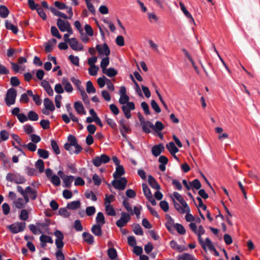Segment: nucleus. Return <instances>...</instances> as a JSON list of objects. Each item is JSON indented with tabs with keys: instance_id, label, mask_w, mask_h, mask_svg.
Returning a JSON list of instances; mask_svg holds the SVG:
<instances>
[{
	"instance_id": "obj_36",
	"label": "nucleus",
	"mask_w": 260,
	"mask_h": 260,
	"mask_svg": "<svg viewBox=\"0 0 260 260\" xmlns=\"http://www.w3.org/2000/svg\"><path fill=\"white\" fill-rule=\"evenodd\" d=\"M13 203L16 208L18 209L22 208L25 207V203L22 198H19L17 200H15Z\"/></svg>"
},
{
	"instance_id": "obj_19",
	"label": "nucleus",
	"mask_w": 260,
	"mask_h": 260,
	"mask_svg": "<svg viewBox=\"0 0 260 260\" xmlns=\"http://www.w3.org/2000/svg\"><path fill=\"white\" fill-rule=\"evenodd\" d=\"M102 226L100 224L93 225L91 229V232L96 236H101L102 234Z\"/></svg>"
},
{
	"instance_id": "obj_1",
	"label": "nucleus",
	"mask_w": 260,
	"mask_h": 260,
	"mask_svg": "<svg viewBox=\"0 0 260 260\" xmlns=\"http://www.w3.org/2000/svg\"><path fill=\"white\" fill-rule=\"evenodd\" d=\"M129 96L127 95H120L119 102L123 105L121 107L122 110L126 118L129 119L131 117V110L135 109V104L133 102H129Z\"/></svg>"
},
{
	"instance_id": "obj_43",
	"label": "nucleus",
	"mask_w": 260,
	"mask_h": 260,
	"mask_svg": "<svg viewBox=\"0 0 260 260\" xmlns=\"http://www.w3.org/2000/svg\"><path fill=\"white\" fill-rule=\"evenodd\" d=\"M142 188L144 193L145 196L146 198H148L152 196V194L150 191L149 188L148 187L147 185L143 183L142 184Z\"/></svg>"
},
{
	"instance_id": "obj_45",
	"label": "nucleus",
	"mask_w": 260,
	"mask_h": 260,
	"mask_svg": "<svg viewBox=\"0 0 260 260\" xmlns=\"http://www.w3.org/2000/svg\"><path fill=\"white\" fill-rule=\"evenodd\" d=\"M164 125L162 122L159 121H157L155 122V125H153V127H152V129H153L156 132L158 131H160L164 128Z\"/></svg>"
},
{
	"instance_id": "obj_62",
	"label": "nucleus",
	"mask_w": 260,
	"mask_h": 260,
	"mask_svg": "<svg viewBox=\"0 0 260 260\" xmlns=\"http://www.w3.org/2000/svg\"><path fill=\"white\" fill-rule=\"evenodd\" d=\"M28 227L29 230L34 234L36 235L38 233H42V231L41 230L38 229V226H37V225H35L34 224H30Z\"/></svg>"
},
{
	"instance_id": "obj_30",
	"label": "nucleus",
	"mask_w": 260,
	"mask_h": 260,
	"mask_svg": "<svg viewBox=\"0 0 260 260\" xmlns=\"http://www.w3.org/2000/svg\"><path fill=\"white\" fill-rule=\"evenodd\" d=\"M96 224L103 225L105 223V217L102 212H99L96 217Z\"/></svg>"
},
{
	"instance_id": "obj_13",
	"label": "nucleus",
	"mask_w": 260,
	"mask_h": 260,
	"mask_svg": "<svg viewBox=\"0 0 260 260\" xmlns=\"http://www.w3.org/2000/svg\"><path fill=\"white\" fill-rule=\"evenodd\" d=\"M71 48L75 51H82L83 50V46L79 44L76 38H72L69 42Z\"/></svg>"
},
{
	"instance_id": "obj_59",
	"label": "nucleus",
	"mask_w": 260,
	"mask_h": 260,
	"mask_svg": "<svg viewBox=\"0 0 260 260\" xmlns=\"http://www.w3.org/2000/svg\"><path fill=\"white\" fill-rule=\"evenodd\" d=\"M151 106L152 108L157 113H159L161 112V109L154 100H152L151 101Z\"/></svg>"
},
{
	"instance_id": "obj_17",
	"label": "nucleus",
	"mask_w": 260,
	"mask_h": 260,
	"mask_svg": "<svg viewBox=\"0 0 260 260\" xmlns=\"http://www.w3.org/2000/svg\"><path fill=\"white\" fill-rule=\"evenodd\" d=\"M41 85L44 87L45 91L47 92L49 96H52L53 95V90L47 81H42L41 82Z\"/></svg>"
},
{
	"instance_id": "obj_35",
	"label": "nucleus",
	"mask_w": 260,
	"mask_h": 260,
	"mask_svg": "<svg viewBox=\"0 0 260 260\" xmlns=\"http://www.w3.org/2000/svg\"><path fill=\"white\" fill-rule=\"evenodd\" d=\"M49 9L51 10L52 13L55 16H59L63 19H68V16L64 13L58 11L55 8L50 7Z\"/></svg>"
},
{
	"instance_id": "obj_18",
	"label": "nucleus",
	"mask_w": 260,
	"mask_h": 260,
	"mask_svg": "<svg viewBox=\"0 0 260 260\" xmlns=\"http://www.w3.org/2000/svg\"><path fill=\"white\" fill-rule=\"evenodd\" d=\"M125 173V171L124 170V168L122 166L119 165L117 166L116 168V171L113 173V176L115 179L118 178L119 177L124 175Z\"/></svg>"
},
{
	"instance_id": "obj_48",
	"label": "nucleus",
	"mask_w": 260,
	"mask_h": 260,
	"mask_svg": "<svg viewBox=\"0 0 260 260\" xmlns=\"http://www.w3.org/2000/svg\"><path fill=\"white\" fill-rule=\"evenodd\" d=\"M35 167L38 169L40 173L43 172L44 170V164L42 159L38 160L35 163Z\"/></svg>"
},
{
	"instance_id": "obj_31",
	"label": "nucleus",
	"mask_w": 260,
	"mask_h": 260,
	"mask_svg": "<svg viewBox=\"0 0 260 260\" xmlns=\"http://www.w3.org/2000/svg\"><path fill=\"white\" fill-rule=\"evenodd\" d=\"M167 222L166 223V226L167 229L170 231H173V225H174L173 219L169 215H166Z\"/></svg>"
},
{
	"instance_id": "obj_8",
	"label": "nucleus",
	"mask_w": 260,
	"mask_h": 260,
	"mask_svg": "<svg viewBox=\"0 0 260 260\" xmlns=\"http://www.w3.org/2000/svg\"><path fill=\"white\" fill-rule=\"evenodd\" d=\"M68 140L69 142V143L71 144V145H73L75 147V150L74 152L75 154H79L82 151V148L78 144L77 140L74 136L69 135L68 137Z\"/></svg>"
},
{
	"instance_id": "obj_47",
	"label": "nucleus",
	"mask_w": 260,
	"mask_h": 260,
	"mask_svg": "<svg viewBox=\"0 0 260 260\" xmlns=\"http://www.w3.org/2000/svg\"><path fill=\"white\" fill-rule=\"evenodd\" d=\"M38 154L40 157L44 159L48 158L49 157L48 151L44 149H39L38 150Z\"/></svg>"
},
{
	"instance_id": "obj_14",
	"label": "nucleus",
	"mask_w": 260,
	"mask_h": 260,
	"mask_svg": "<svg viewBox=\"0 0 260 260\" xmlns=\"http://www.w3.org/2000/svg\"><path fill=\"white\" fill-rule=\"evenodd\" d=\"M165 150V147L162 144L160 143L158 145H154L152 148H151V152L152 154L154 156H159L160 153L164 151Z\"/></svg>"
},
{
	"instance_id": "obj_28",
	"label": "nucleus",
	"mask_w": 260,
	"mask_h": 260,
	"mask_svg": "<svg viewBox=\"0 0 260 260\" xmlns=\"http://www.w3.org/2000/svg\"><path fill=\"white\" fill-rule=\"evenodd\" d=\"M26 191L27 194H30L31 200H35L37 198V191L36 190L32 189L30 186L26 187Z\"/></svg>"
},
{
	"instance_id": "obj_41",
	"label": "nucleus",
	"mask_w": 260,
	"mask_h": 260,
	"mask_svg": "<svg viewBox=\"0 0 260 260\" xmlns=\"http://www.w3.org/2000/svg\"><path fill=\"white\" fill-rule=\"evenodd\" d=\"M105 210L108 215L115 216L116 212L114 208L110 205L105 204Z\"/></svg>"
},
{
	"instance_id": "obj_24",
	"label": "nucleus",
	"mask_w": 260,
	"mask_h": 260,
	"mask_svg": "<svg viewBox=\"0 0 260 260\" xmlns=\"http://www.w3.org/2000/svg\"><path fill=\"white\" fill-rule=\"evenodd\" d=\"M62 84L64 86V90L68 92H71L73 91V88L72 85L69 81L66 78H63L62 80Z\"/></svg>"
},
{
	"instance_id": "obj_20",
	"label": "nucleus",
	"mask_w": 260,
	"mask_h": 260,
	"mask_svg": "<svg viewBox=\"0 0 260 260\" xmlns=\"http://www.w3.org/2000/svg\"><path fill=\"white\" fill-rule=\"evenodd\" d=\"M74 108L78 114H85L86 113L84 107L80 102H76L74 103Z\"/></svg>"
},
{
	"instance_id": "obj_7",
	"label": "nucleus",
	"mask_w": 260,
	"mask_h": 260,
	"mask_svg": "<svg viewBox=\"0 0 260 260\" xmlns=\"http://www.w3.org/2000/svg\"><path fill=\"white\" fill-rule=\"evenodd\" d=\"M131 220L130 215L126 212H122L121 213V217L116 222V225L121 228L126 225L127 223Z\"/></svg>"
},
{
	"instance_id": "obj_37",
	"label": "nucleus",
	"mask_w": 260,
	"mask_h": 260,
	"mask_svg": "<svg viewBox=\"0 0 260 260\" xmlns=\"http://www.w3.org/2000/svg\"><path fill=\"white\" fill-rule=\"evenodd\" d=\"M74 179V177L73 176H66L65 177H63L62 180L65 184L64 186L67 187H69L71 186Z\"/></svg>"
},
{
	"instance_id": "obj_61",
	"label": "nucleus",
	"mask_w": 260,
	"mask_h": 260,
	"mask_svg": "<svg viewBox=\"0 0 260 260\" xmlns=\"http://www.w3.org/2000/svg\"><path fill=\"white\" fill-rule=\"evenodd\" d=\"M69 58L73 64L76 66H79V58L78 56H75L73 55H70L69 57Z\"/></svg>"
},
{
	"instance_id": "obj_12",
	"label": "nucleus",
	"mask_w": 260,
	"mask_h": 260,
	"mask_svg": "<svg viewBox=\"0 0 260 260\" xmlns=\"http://www.w3.org/2000/svg\"><path fill=\"white\" fill-rule=\"evenodd\" d=\"M56 24L59 30L62 32L66 31L71 26L69 21H64L60 18L57 19Z\"/></svg>"
},
{
	"instance_id": "obj_49",
	"label": "nucleus",
	"mask_w": 260,
	"mask_h": 260,
	"mask_svg": "<svg viewBox=\"0 0 260 260\" xmlns=\"http://www.w3.org/2000/svg\"><path fill=\"white\" fill-rule=\"evenodd\" d=\"M86 91L88 93H95L96 92V89L90 81H88L86 83Z\"/></svg>"
},
{
	"instance_id": "obj_22",
	"label": "nucleus",
	"mask_w": 260,
	"mask_h": 260,
	"mask_svg": "<svg viewBox=\"0 0 260 260\" xmlns=\"http://www.w3.org/2000/svg\"><path fill=\"white\" fill-rule=\"evenodd\" d=\"M44 105L46 109L51 111H53L55 110L53 102L48 98H45L44 100Z\"/></svg>"
},
{
	"instance_id": "obj_5",
	"label": "nucleus",
	"mask_w": 260,
	"mask_h": 260,
	"mask_svg": "<svg viewBox=\"0 0 260 260\" xmlns=\"http://www.w3.org/2000/svg\"><path fill=\"white\" fill-rule=\"evenodd\" d=\"M110 160V157L105 154H103L101 156H96L92 159L93 164L96 167H100L102 164H106Z\"/></svg>"
},
{
	"instance_id": "obj_40",
	"label": "nucleus",
	"mask_w": 260,
	"mask_h": 260,
	"mask_svg": "<svg viewBox=\"0 0 260 260\" xmlns=\"http://www.w3.org/2000/svg\"><path fill=\"white\" fill-rule=\"evenodd\" d=\"M51 146L54 152L56 154H59L60 153L59 147L56 141L52 140L51 141Z\"/></svg>"
},
{
	"instance_id": "obj_6",
	"label": "nucleus",
	"mask_w": 260,
	"mask_h": 260,
	"mask_svg": "<svg viewBox=\"0 0 260 260\" xmlns=\"http://www.w3.org/2000/svg\"><path fill=\"white\" fill-rule=\"evenodd\" d=\"M127 180L125 177H121L118 180L114 179L112 182V185L117 189L124 190L126 186Z\"/></svg>"
},
{
	"instance_id": "obj_39",
	"label": "nucleus",
	"mask_w": 260,
	"mask_h": 260,
	"mask_svg": "<svg viewBox=\"0 0 260 260\" xmlns=\"http://www.w3.org/2000/svg\"><path fill=\"white\" fill-rule=\"evenodd\" d=\"M170 246L172 248L176 249L179 251H182L186 249L185 247L178 245L175 241H171L170 242Z\"/></svg>"
},
{
	"instance_id": "obj_50",
	"label": "nucleus",
	"mask_w": 260,
	"mask_h": 260,
	"mask_svg": "<svg viewBox=\"0 0 260 260\" xmlns=\"http://www.w3.org/2000/svg\"><path fill=\"white\" fill-rule=\"evenodd\" d=\"M85 197L87 199H89L91 198V199L93 201H96L97 200V197L95 194L93 193V192L91 190H87L85 192Z\"/></svg>"
},
{
	"instance_id": "obj_15",
	"label": "nucleus",
	"mask_w": 260,
	"mask_h": 260,
	"mask_svg": "<svg viewBox=\"0 0 260 260\" xmlns=\"http://www.w3.org/2000/svg\"><path fill=\"white\" fill-rule=\"evenodd\" d=\"M140 124L142 126L143 131L146 134L150 133L151 132L150 128L152 129V127H153V124L149 121L144 120Z\"/></svg>"
},
{
	"instance_id": "obj_25",
	"label": "nucleus",
	"mask_w": 260,
	"mask_h": 260,
	"mask_svg": "<svg viewBox=\"0 0 260 260\" xmlns=\"http://www.w3.org/2000/svg\"><path fill=\"white\" fill-rule=\"evenodd\" d=\"M148 182L150 185L153 188L159 190L160 188V185L157 183L155 179L151 175L148 176Z\"/></svg>"
},
{
	"instance_id": "obj_10",
	"label": "nucleus",
	"mask_w": 260,
	"mask_h": 260,
	"mask_svg": "<svg viewBox=\"0 0 260 260\" xmlns=\"http://www.w3.org/2000/svg\"><path fill=\"white\" fill-rule=\"evenodd\" d=\"M95 48L100 54L108 56L110 54V50L106 43H104L103 46L97 45Z\"/></svg>"
},
{
	"instance_id": "obj_33",
	"label": "nucleus",
	"mask_w": 260,
	"mask_h": 260,
	"mask_svg": "<svg viewBox=\"0 0 260 260\" xmlns=\"http://www.w3.org/2000/svg\"><path fill=\"white\" fill-rule=\"evenodd\" d=\"M5 26L7 29L12 30L14 34H17L18 31L17 27L9 22L8 20L5 21Z\"/></svg>"
},
{
	"instance_id": "obj_9",
	"label": "nucleus",
	"mask_w": 260,
	"mask_h": 260,
	"mask_svg": "<svg viewBox=\"0 0 260 260\" xmlns=\"http://www.w3.org/2000/svg\"><path fill=\"white\" fill-rule=\"evenodd\" d=\"M54 235L56 237L55 240V244L56 247L58 249L62 248L64 245V243L62 241L64 236L62 233L60 231L56 230L54 232Z\"/></svg>"
},
{
	"instance_id": "obj_38",
	"label": "nucleus",
	"mask_w": 260,
	"mask_h": 260,
	"mask_svg": "<svg viewBox=\"0 0 260 260\" xmlns=\"http://www.w3.org/2000/svg\"><path fill=\"white\" fill-rule=\"evenodd\" d=\"M108 255L112 260L115 259L117 256L116 249L114 248H110L108 250Z\"/></svg>"
},
{
	"instance_id": "obj_4",
	"label": "nucleus",
	"mask_w": 260,
	"mask_h": 260,
	"mask_svg": "<svg viewBox=\"0 0 260 260\" xmlns=\"http://www.w3.org/2000/svg\"><path fill=\"white\" fill-rule=\"evenodd\" d=\"M26 226L25 222H17L8 226L9 230L13 234H16L24 230Z\"/></svg>"
},
{
	"instance_id": "obj_58",
	"label": "nucleus",
	"mask_w": 260,
	"mask_h": 260,
	"mask_svg": "<svg viewBox=\"0 0 260 260\" xmlns=\"http://www.w3.org/2000/svg\"><path fill=\"white\" fill-rule=\"evenodd\" d=\"M177 259L178 260H194L192 256L188 253H184L182 255H179Z\"/></svg>"
},
{
	"instance_id": "obj_46",
	"label": "nucleus",
	"mask_w": 260,
	"mask_h": 260,
	"mask_svg": "<svg viewBox=\"0 0 260 260\" xmlns=\"http://www.w3.org/2000/svg\"><path fill=\"white\" fill-rule=\"evenodd\" d=\"M174 227L179 234L181 235H184L185 234V229L182 224L176 223L174 224Z\"/></svg>"
},
{
	"instance_id": "obj_3",
	"label": "nucleus",
	"mask_w": 260,
	"mask_h": 260,
	"mask_svg": "<svg viewBox=\"0 0 260 260\" xmlns=\"http://www.w3.org/2000/svg\"><path fill=\"white\" fill-rule=\"evenodd\" d=\"M6 180L11 182H14L16 184H23L26 181L25 178L23 176L19 174L11 173L7 174Z\"/></svg>"
},
{
	"instance_id": "obj_21",
	"label": "nucleus",
	"mask_w": 260,
	"mask_h": 260,
	"mask_svg": "<svg viewBox=\"0 0 260 260\" xmlns=\"http://www.w3.org/2000/svg\"><path fill=\"white\" fill-rule=\"evenodd\" d=\"M179 5L182 11L185 15V16L189 19H191L192 20V22L193 23V24L195 25L196 23L192 16H191L190 13L187 11L184 5L182 2H180Z\"/></svg>"
},
{
	"instance_id": "obj_53",
	"label": "nucleus",
	"mask_w": 260,
	"mask_h": 260,
	"mask_svg": "<svg viewBox=\"0 0 260 260\" xmlns=\"http://www.w3.org/2000/svg\"><path fill=\"white\" fill-rule=\"evenodd\" d=\"M190 185L192 188L199 189L201 187V184L200 181L196 179L190 182Z\"/></svg>"
},
{
	"instance_id": "obj_52",
	"label": "nucleus",
	"mask_w": 260,
	"mask_h": 260,
	"mask_svg": "<svg viewBox=\"0 0 260 260\" xmlns=\"http://www.w3.org/2000/svg\"><path fill=\"white\" fill-rule=\"evenodd\" d=\"M109 64V58L108 56L104 58L101 62V68L102 69L103 71L106 69L107 67Z\"/></svg>"
},
{
	"instance_id": "obj_2",
	"label": "nucleus",
	"mask_w": 260,
	"mask_h": 260,
	"mask_svg": "<svg viewBox=\"0 0 260 260\" xmlns=\"http://www.w3.org/2000/svg\"><path fill=\"white\" fill-rule=\"evenodd\" d=\"M17 96V91L14 88H11L7 90L5 102L7 106H10L15 103Z\"/></svg>"
},
{
	"instance_id": "obj_32",
	"label": "nucleus",
	"mask_w": 260,
	"mask_h": 260,
	"mask_svg": "<svg viewBox=\"0 0 260 260\" xmlns=\"http://www.w3.org/2000/svg\"><path fill=\"white\" fill-rule=\"evenodd\" d=\"M133 231L136 235L140 236L143 235L142 228L139 224H134L133 225Z\"/></svg>"
},
{
	"instance_id": "obj_44",
	"label": "nucleus",
	"mask_w": 260,
	"mask_h": 260,
	"mask_svg": "<svg viewBox=\"0 0 260 260\" xmlns=\"http://www.w3.org/2000/svg\"><path fill=\"white\" fill-rule=\"evenodd\" d=\"M173 196L181 204H184L186 207L187 203L180 194L177 192H174Z\"/></svg>"
},
{
	"instance_id": "obj_26",
	"label": "nucleus",
	"mask_w": 260,
	"mask_h": 260,
	"mask_svg": "<svg viewBox=\"0 0 260 260\" xmlns=\"http://www.w3.org/2000/svg\"><path fill=\"white\" fill-rule=\"evenodd\" d=\"M81 203L80 201H73L68 203L67 208L70 210H76L80 207Z\"/></svg>"
},
{
	"instance_id": "obj_64",
	"label": "nucleus",
	"mask_w": 260,
	"mask_h": 260,
	"mask_svg": "<svg viewBox=\"0 0 260 260\" xmlns=\"http://www.w3.org/2000/svg\"><path fill=\"white\" fill-rule=\"evenodd\" d=\"M51 182L56 186H59L60 184V179L56 175H52L51 177Z\"/></svg>"
},
{
	"instance_id": "obj_34",
	"label": "nucleus",
	"mask_w": 260,
	"mask_h": 260,
	"mask_svg": "<svg viewBox=\"0 0 260 260\" xmlns=\"http://www.w3.org/2000/svg\"><path fill=\"white\" fill-rule=\"evenodd\" d=\"M9 14L8 9L4 5L0 6V16L2 18H5L8 17Z\"/></svg>"
},
{
	"instance_id": "obj_11",
	"label": "nucleus",
	"mask_w": 260,
	"mask_h": 260,
	"mask_svg": "<svg viewBox=\"0 0 260 260\" xmlns=\"http://www.w3.org/2000/svg\"><path fill=\"white\" fill-rule=\"evenodd\" d=\"M173 203L175 209L180 213H189L190 208L186 204V207L184 204H180L173 199Z\"/></svg>"
},
{
	"instance_id": "obj_60",
	"label": "nucleus",
	"mask_w": 260,
	"mask_h": 260,
	"mask_svg": "<svg viewBox=\"0 0 260 260\" xmlns=\"http://www.w3.org/2000/svg\"><path fill=\"white\" fill-rule=\"evenodd\" d=\"M58 212L60 215L66 218L69 217L70 215V213L68 211L67 209L66 208H60Z\"/></svg>"
},
{
	"instance_id": "obj_29",
	"label": "nucleus",
	"mask_w": 260,
	"mask_h": 260,
	"mask_svg": "<svg viewBox=\"0 0 260 260\" xmlns=\"http://www.w3.org/2000/svg\"><path fill=\"white\" fill-rule=\"evenodd\" d=\"M82 236L84 238V241L89 244H91L94 242L93 237L89 233L84 232L82 234Z\"/></svg>"
},
{
	"instance_id": "obj_16",
	"label": "nucleus",
	"mask_w": 260,
	"mask_h": 260,
	"mask_svg": "<svg viewBox=\"0 0 260 260\" xmlns=\"http://www.w3.org/2000/svg\"><path fill=\"white\" fill-rule=\"evenodd\" d=\"M40 240L41 242V246L42 247H45L46 246V243L52 244L53 242L50 237L45 235H42L40 237Z\"/></svg>"
},
{
	"instance_id": "obj_55",
	"label": "nucleus",
	"mask_w": 260,
	"mask_h": 260,
	"mask_svg": "<svg viewBox=\"0 0 260 260\" xmlns=\"http://www.w3.org/2000/svg\"><path fill=\"white\" fill-rule=\"evenodd\" d=\"M120 128L122 129L125 133H128L130 131V128L128 127L124 119H121L119 121Z\"/></svg>"
},
{
	"instance_id": "obj_51",
	"label": "nucleus",
	"mask_w": 260,
	"mask_h": 260,
	"mask_svg": "<svg viewBox=\"0 0 260 260\" xmlns=\"http://www.w3.org/2000/svg\"><path fill=\"white\" fill-rule=\"evenodd\" d=\"M80 92V94L82 96V100L84 102L85 104H89V101L88 99V97L87 96V94H86V92L85 91L84 88H81L80 90H79Z\"/></svg>"
},
{
	"instance_id": "obj_56",
	"label": "nucleus",
	"mask_w": 260,
	"mask_h": 260,
	"mask_svg": "<svg viewBox=\"0 0 260 260\" xmlns=\"http://www.w3.org/2000/svg\"><path fill=\"white\" fill-rule=\"evenodd\" d=\"M51 33L53 36L59 39H61V36L59 34L57 28L55 26H51Z\"/></svg>"
},
{
	"instance_id": "obj_23",
	"label": "nucleus",
	"mask_w": 260,
	"mask_h": 260,
	"mask_svg": "<svg viewBox=\"0 0 260 260\" xmlns=\"http://www.w3.org/2000/svg\"><path fill=\"white\" fill-rule=\"evenodd\" d=\"M166 148L170 153H176L179 151L178 148L173 142H170L166 145Z\"/></svg>"
},
{
	"instance_id": "obj_54",
	"label": "nucleus",
	"mask_w": 260,
	"mask_h": 260,
	"mask_svg": "<svg viewBox=\"0 0 260 260\" xmlns=\"http://www.w3.org/2000/svg\"><path fill=\"white\" fill-rule=\"evenodd\" d=\"M71 80L73 84H74L78 89V90H80L81 88H84L81 86V82L78 79L74 77H72L71 78Z\"/></svg>"
},
{
	"instance_id": "obj_27",
	"label": "nucleus",
	"mask_w": 260,
	"mask_h": 260,
	"mask_svg": "<svg viewBox=\"0 0 260 260\" xmlns=\"http://www.w3.org/2000/svg\"><path fill=\"white\" fill-rule=\"evenodd\" d=\"M103 73L109 77H114L117 74V71L113 68H110L108 69H106L103 71Z\"/></svg>"
},
{
	"instance_id": "obj_42",
	"label": "nucleus",
	"mask_w": 260,
	"mask_h": 260,
	"mask_svg": "<svg viewBox=\"0 0 260 260\" xmlns=\"http://www.w3.org/2000/svg\"><path fill=\"white\" fill-rule=\"evenodd\" d=\"M39 119L38 115L37 113L33 111H30L28 112L27 115V120L29 119L31 121H37Z\"/></svg>"
},
{
	"instance_id": "obj_63",
	"label": "nucleus",
	"mask_w": 260,
	"mask_h": 260,
	"mask_svg": "<svg viewBox=\"0 0 260 260\" xmlns=\"http://www.w3.org/2000/svg\"><path fill=\"white\" fill-rule=\"evenodd\" d=\"M99 70V68L96 66H90L89 73L91 76H95Z\"/></svg>"
},
{
	"instance_id": "obj_57",
	"label": "nucleus",
	"mask_w": 260,
	"mask_h": 260,
	"mask_svg": "<svg viewBox=\"0 0 260 260\" xmlns=\"http://www.w3.org/2000/svg\"><path fill=\"white\" fill-rule=\"evenodd\" d=\"M123 205L125 208V209L131 213V215H134V213L133 212V211L132 210V208L129 205V203L127 201V200L126 199H125L124 201H123Z\"/></svg>"
}]
</instances>
